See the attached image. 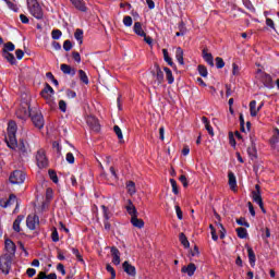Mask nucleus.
I'll return each mask as SVG.
<instances>
[{
	"instance_id": "f257e3e1",
	"label": "nucleus",
	"mask_w": 279,
	"mask_h": 279,
	"mask_svg": "<svg viewBox=\"0 0 279 279\" xmlns=\"http://www.w3.org/2000/svg\"><path fill=\"white\" fill-rule=\"evenodd\" d=\"M16 122L10 121L8 124V135L5 137V143L10 149L17 151L21 158H29L32 155V147L29 143L24 140H16Z\"/></svg>"
},
{
	"instance_id": "f03ea898",
	"label": "nucleus",
	"mask_w": 279,
	"mask_h": 279,
	"mask_svg": "<svg viewBox=\"0 0 279 279\" xmlns=\"http://www.w3.org/2000/svg\"><path fill=\"white\" fill-rule=\"evenodd\" d=\"M27 8L29 14L34 16V19H37L40 21L44 16L43 13V7H40V3H38V0H27Z\"/></svg>"
},
{
	"instance_id": "7ed1b4c3",
	"label": "nucleus",
	"mask_w": 279,
	"mask_h": 279,
	"mask_svg": "<svg viewBox=\"0 0 279 279\" xmlns=\"http://www.w3.org/2000/svg\"><path fill=\"white\" fill-rule=\"evenodd\" d=\"M43 99L46 100V104L50 106V108H53L56 106V100L53 99V95H56V92L53 90V87L51 85L46 84L45 88L40 93Z\"/></svg>"
},
{
	"instance_id": "20e7f679",
	"label": "nucleus",
	"mask_w": 279,
	"mask_h": 279,
	"mask_svg": "<svg viewBox=\"0 0 279 279\" xmlns=\"http://www.w3.org/2000/svg\"><path fill=\"white\" fill-rule=\"evenodd\" d=\"M14 257L12 255H5V254H3L0 257V270L5 276H8V274H10V269H12V259Z\"/></svg>"
},
{
	"instance_id": "39448f33",
	"label": "nucleus",
	"mask_w": 279,
	"mask_h": 279,
	"mask_svg": "<svg viewBox=\"0 0 279 279\" xmlns=\"http://www.w3.org/2000/svg\"><path fill=\"white\" fill-rule=\"evenodd\" d=\"M165 82V73L160 70V66H156L155 71L153 72V86L154 88H158Z\"/></svg>"
},
{
	"instance_id": "423d86ee",
	"label": "nucleus",
	"mask_w": 279,
	"mask_h": 279,
	"mask_svg": "<svg viewBox=\"0 0 279 279\" xmlns=\"http://www.w3.org/2000/svg\"><path fill=\"white\" fill-rule=\"evenodd\" d=\"M25 178H26L25 172L21 170H14L10 174L9 181L11 182V184H23L25 182Z\"/></svg>"
},
{
	"instance_id": "0eeeda50",
	"label": "nucleus",
	"mask_w": 279,
	"mask_h": 279,
	"mask_svg": "<svg viewBox=\"0 0 279 279\" xmlns=\"http://www.w3.org/2000/svg\"><path fill=\"white\" fill-rule=\"evenodd\" d=\"M17 119L22 121H27L29 117H32V110L29 108V102H25L22 107L16 111Z\"/></svg>"
},
{
	"instance_id": "6e6552de",
	"label": "nucleus",
	"mask_w": 279,
	"mask_h": 279,
	"mask_svg": "<svg viewBox=\"0 0 279 279\" xmlns=\"http://www.w3.org/2000/svg\"><path fill=\"white\" fill-rule=\"evenodd\" d=\"M26 226L28 230H36L40 226V218L36 214L28 215L26 218Z\"/></svg>"
},
{
	"instance_id": "1a4fd4ad",
	"label": "nucleus",
	"mask_w": 279,
	"mask_h": 279,
	"mask_svg": "<svg viewBox=\"0 0 279 279\" xmlns=\"http://www.w3.org/2000/svg\"><path fill=\"white\" fill-rule=\"evenodd\" d=\"M4 250H5L4 255L13 256V257L16 256V244H14L12 240L10 239L4 240Z\"/></svg>"
},
{
	"instance_id": "9d476101",
	"label": "nucleus",
	"mask_w": 279,
	"mask_h": 279,
	"mask_svg": "<svg viewBox=\"0 0 279 279\" xmlns=\"http://www.w3.org/2000/svg\"><path fill=\"white\" fill-rule=\"evenodd\" d=\"M258 73H259L260 82L264 84V86L269 89L274 88V78H271V75L260 70L258 71Z\"/></svg>"
},
{
	"instance_id": "9b49d317",
	"label": "nucleus",
	"mask_w": 279,
	"mask_h": 279,
	"mask_svg": "<svg viewBox=\"0 0 279 279\" xmlns=\"http://www.w3.org/2000/svg\"><path fill=\"white\" fill-rule=\"evenodd\" d=\"M36 160H37V167H39V169H45V167H47L48 165L47 155L45 154L44 149H39L37 151Z\"/></svg>"
},
{
	"instance_id": "f8f14e48",
	"label": "nucleus",
	"mask_w": 279,
	"mask_h": 279,
	"mask_svg": "<svg viewBox=\"0 0 279 279\" xmlns=\"http://www.w3.org/2000/svg\"><path fill=\"white\" fill-rule=\"evenodd\" d=\"M31 119L35 128L38 130H43V128H45V118L43 117V113L31 116Z\"/></svg>"
},
{
	"instance_id": "ddd939ff",
	"label": "nucleus",
	"mask_w": 279,
	"mask_h": 279,
	"mask_svg": "<svg viewBox=\"0 0 279 279\" xmlns=\"http://www.w3.org/2000/svg\"><path fill=\"white\" fill-rule=\"evenodd\" d=\"M252 199L255 204H258L259 208H263V196L260 195V185H255V191L252 192Z\"/></svg>"
},
{
	"instance_id": "4468645a",
	"label": "nucleus",
	"mask_w": 279,
	"mask_h": 279,
	"mask_svg": "<svg viewBox=\"0 0 279 279\" xmlns=\"http://www.w3.org/2000/svg\"><path fill=\"white\" fill-rule=\"evenodd\" d=\"M247 154L251 160L258 158V150H256V142L251 137V146L247 148Z\"/></svg>"
},
{
	"instance_id": "2eb2a0df",
	"label": "nucleus",
	"mask_w": 279,
	"mask_h": 279,
	"mask_svg": "<svg viewBox=\"0 0 279 279\" xmlns=\"http://www.w3.org/2000/svg\"><path fill=\"white\" fill-rule=\"evenodd\" d=\"M86 123L92 130H94L95 132H99V121L97 120V118L88 116L86 118Z\"/></svg>"
},
{
	"instance_id": "dca6fc26",
	"label": "nucleus",
	"mask_w": 279,
	"mask_h": 279,
	"mask_svg": "<svg viewBox=\"0 0 279 279\" xmlns=\"http://www.w3.org/2000/svg\"><path fill=\"white\" fill-rule=\"evenodd\" d=\"M182 274H186L190 278L195 276V271H197V266L195 264H189L187 266H183L181 269Z\"/></svg>"
},
{
	"instance_id": "f3484780",
	"label": "nucleus",
	"mask_w": 279,
	"mask_h": 279,
	"mask_svg": "<svg viewBox=\"0 0 279 279\" xmlns=\"http://www.w3.org/2000/svg\"><path fill=\"white\" fill-rule=\"evenodd\" d=\"M111 255L113 265H121V252H119V248L111 247Z\"/></svg>"
},
{
	"instance_id": "a211bd4d",
	"label": "nucleus",
	"mask_w": 279,
	"mask_h": 279,
	"mask_svg": "<svg viewBox=\"0 0 279 279\" xmlns=\"http://www.w3.org/2000/svg\"><path fill=\"white\" fill-rule=\"evenodd\" d=\"M125 274H128V276H136V267L132 266V264L124 262L122 265Z\"/></svg>"
},
{
	"instance_id": "6ab92c4d",
	"label": "nucleus",
	"mask_w": 279,
	"mask_h": 279,
	"mask_svg": "<svg viewBox=\"0 0 279 279\" xmlns=\"http://www.w3.org/2000/svg\"><path fill=\"white\" fill-rule=\"evenodd\" d=\"M131 223L134 228H138L140 230L145 228V221H143V219H138V215L131 217Z\"/></svg>"
},
{
	"instance_id": "aec40b11",
	"label": "nucleus",
	"mask_w": 279,
	"mask_h": 279,
	"mask_svg": "<svg viewBox=\"0 0 279 279\" xmlns=\"http://www.w3.org/2000/svg\"><path fill=\"white\" fill-rule=\"evenodd\" d=\"M125 208H126V213H129L131 217H135L136 215H138V211L136 210V206H134V203H132L131 199L128 201V205L125 206Z\"/></svg>"
},
{
	"instance_id": "412c9836",
	"label": "nucleus",
	"mask_w": 279,
	"mask_h": 279,
	"mask_svg": "<svg viewBox=\"0 0 279 279\" xmlns=\"http://www.w3.org/2000/svg\"><path fill=\"white\" fill-rule=\"evenodd\" d=\"M247 254H248V263L251 265V267H255L256 265V254L254 253V250L252 248V246H247Z\"/></svg>"
},
{
	"instance_id": "4be33fe9",
	"label": "nucleus",
	"mask_w": 279,
	"mask_h": 279,
	"mask_svg": "<svg viewBox=\"0 0 279 279\" xmlns=\"http://www.w3.org/2000/svg\"><path fill=\"white\" fill-rule=\"evenodd\" d=\"M228 178L231 191H233V193H236V175H234L233 172H229Z\"/></svg>"
},
{
	"instance_id": "5701e85b",
	"label": "nucleus",
	"mask_w": 279,
	"mask_h": 279,
	"mask_svg": "<svg viewBox=\"0 0 279 279\" xmlns=\"http://www.w3.org/2000/svg\"><path fill=\"white\" fill-rule=\"evenodd\" d=\"M133 32L137 36H141L142 38L145 37V31H143V24L141 22H135L133 26Z\"/></svg>"
},
{
	"instance_id": "b1692460",
	"label": "nucleus",
	"mask_w": 279,
	"mask_h": 279,
	"mask_svg": "<svg viewBox=\"0 0 279 279\" xmlns=\"http://www.w3.org/2000/svg\"><path fill=\"white\" fill-rule=\"evenodd\" d=\"M61 71L64 75H71L72 77L75 76L76 73L75 69L69 64H61Z\"/></svg>"
},
{
	"instance_id": "393cba45",
	"label": "nucleus",
	"mask_w": 279,
	"mask_h": 279,
	"mask_svg": "<svg viewBox=\"0 0 279 279\" xmlns=\"http://www.w3.org/2000/svg\"><path fill=\"white\" fill-rule=\"evenodd\" d=\"M72 5L76 8V10H80L81 12H86V3L84 0H71Z\"/></svg>"
},
{
	"instance_id": "a878e982",
	"label": "nucleus",
	"mask_w": 279,
	"mask_h": 279,
	"mask_svg": "<svg viewBox=\"0 0 279 279\" xmlns=\"http://www.w3.org/2000/svg\"><path fill=\"white\" fill-rule=\"evenodd\" d=\"M23 219H25V216L20 215L17 216V218L14 220L13 222V230L15 232H21V222L23 221Z\"/></svg>"
},
{
	"instance_id": "bb28decb",
	"label": "nucleus",
	"mask_w": 279,
	"mask_h": 279,
	"mask_svg": "<svg viewBox=\"0 0 279 279\" xmlns=\"http://www.w3.org/2000/svg\"><path fill=\"white\" fill-rule=\"evenodd\" d=\"M126 191L129 195H136V183L134 181L126 182Z\"/></svg>"
},
{
	"instance_id": "cd10ccee",
	"label": "nucleus",
	"mask_w": 279,
	"mask_h": 279,
	"mask_svg": "<svg viewBox=\"0 0 279 279\" xmlns=\"http://www.w3.org/2000/svg\"><path fill=\"white\" fill-rule=\"evenodd\" d=\"M203 58H204L205 62H207V64H209V66H215V60H214L211 53H208V52H206V50H204Z\"/></svg>"
},
{
	"instance_id": "c85d7f7f",
	"label": "nucleus",
	"mask_w": 279,
	"mask_h": 279,
	"mask_svg": "<svg viewBox=\"0 0 279 279\" xmlns=\"http://www.w3.org/2000/svg\"><path fill=\"white\" fill-rule=\"evenodd\" d=\"M202 122L204 123L205 129L207 130L208 134L210 136H215V131H213V126H210V122L208 121V118L203 117Z\"/></svg>"
},
{
	"instance_id": "c756f323",
	"label": "nucleus",
	"mask_w": 279,
	"mask_h": 279,
	"mask_svg": "<svg viewBox=\"0 0 279 279\" xmlns=\"http://www.w3.org/2000/svg\"><path fill=\"white\" fill-rule=\"evenodd\" d=\"M279 143V129H275V134L270 138V145L272 149H276V145Z\"/></svg>"
},
{
	"instance_id": "7c9ffc66",
	"label": "nucleus",
	"mask_w": 279,
	"mask_h": 279,
	"mask_svg": "<svg viewBox=\"0 0 279 279\" xmlns=\"http://www.w3.org/2000/svg\"><path fill=\"white\" fill-rule=\"evenodd\" d=\"M179 240L183 247H185V250H189L191 247V243L189 242V239L184 233H180Z\"/></svg>"
},
{
	"instance_id": "2f4dec72",
	"label": "nucleus",
	"mask_w": 279,
	"mask_h": 279,
	"mask_svg": "<svg viewBox=\"0 0 279 279\" xmlns=\"http://www.w3.org/2000/svg\"><path fill=\"white\" fill-rule=\"evenodd\" d=\"M175 59L178 60L179 64H184V51L180 47L177 48Z\"/></svg>"
},
{
	"instance_id": "473e14b6",
	"label": "nucleus",
	"mask_w": 279,
	"mask_h": 279,
	"mask_svg": "<svg viewBox=\"0 0 279 279\" xmlns=\"http://www.w3.org/2000/svg\"><path fill=\"white\" fill-rule=\"evenodd\" d=\"M163 71L166 73V80H168V84H173L175 82V78L173 77V72L169 68H163Z\"/></svg>"
},
{
	"instance_id": "72a5a7b5",
	"label": "nucleus",
	"mask_w": 279,
	"mask_h": 279,
	"mask_svg": "<svg viewBox=\"0 0 279 279\" xmlns=\"http://www.w3.org/2000/svg\"><path fill=\"white\" fill-rule=\"evenodd\" d=\"M251 117H256L258 114V107H256V100L250 102Z\"/></svg>"
},
{
	"instance_id": "f704fd0d",
	"label": "nucleus",
	"mask_w": 279,
	"mask_h": 279,
	"mask_svg": "<svg viewBox=\"0 0 279 279\" xmlns=\"http://www.w3.org/2000/svg\"><path fill=\"white\" fill-rule=\"evenodd\" d=\"M74 38H75V40H77V43H78L80 45H82L83 39H84V31L77 28V29L75 31V33H74Z\"/></svg>"
},
{
	"instance_id": "c9c22d12",
	"label": "nucleus",
	"mask_w": 279,
	"mask_h": 279,
	"mask_svg": "<svg viewBox=\"0 0 279 279\" xmlns=\"http://www.w3.org/2000/svg\"><path fill=\"white\" fill-rule=\"evenodd\" d=\"M78 77H80L81 82H83V84L88 85L90 82L88 80V75H86V72H84V70H78Z\"/></svg>"
},
{
	"instance_id": "e433bc0d",
	"label": "nucleus",
	"mask_w": 279,
	"mask_h": 279,
	"mask_svg": "<svg viewBox=\"0 0 279 279\" xmlns=\"http://www.w3.org/2000/svg\"><path fill=\"white\" fill-rule=\"evenodd\" d=\"M14 49H16V46H14V44H12L11 41H8L7 44H4L2 53H10V51H14Z\"/></svg>"
},
{
	"instance_id": "4c0bfd02",
	"label": "nucleus",
	"mask_w": 279,
	"mask_h": 279,
	"mask_svg": "<svg viewBox=\"0 0 279 279\" xmlns=\"http://www.w3.org/2000/svg\"><path fill=\"white\" fill-rule=\"evenodd\" d=\"M3 58L10 62V64H16V58H14V54L10 52L2 53Z\"/></svg>"
},
{
	"instance_id": "58836bf2",
	"label": "nucleus",
	"mask_w": 279,
	"mask_h": 279,
	"mask_svg": "<svg viewBox=\"0 0 279 279\" xmlns=\"http://www.w3.org/2000/svg\"><path fill=\"white\" fill-rule=\"evenodd\" d=\"M101 209H102V215H104V221H110V217L112 216L110 214V210L108 209V207H106V205H101Z\"/></svg>"
},
{
	"instance_id": "ea45409f",
	"label": "nucleus",
	"mask_w": 279,
	"mask_h": 279,
	"mask_svg": "<svg viewBox=\"0 0 279 279\" xmlns=\"http://www.w3.org/2000/svg\"><path fill=\"white\" fill-rule=\"evenodd\" d=\"M162 53H163L165 62H167L169 66H174V63L171 60V57H169V52L167 51V49H162Z\"/></svg>"
},
{
	"instance_id": "a19ab883",
	"label": "nucleus",
	"mask_w": 279,
	"mask_h": 279,
	"mask_svg": "<svg viewBox=\"0 0 279 279\" xmlns=\"http://www.w3.org/2000/svg\"><path fill=\"white\" fill-rule=\"evenodd\" d=\"M239 239H247V229L245 228H238L236 229Z\"/></svg>"
},
{
	"instance_id": "79ce46f5",
	"label": "nucleus",
	"mask_w": 279,
	"mask_h": 279,
	"mask_svg": "<svg viewBox=\"0 0 279 279\" xmlns=\"http://www.w3.org/2000/svg\"><path fill=\"white\" fill-rule=\"evenodd\" d=\"M242 2L246 10H250V12H256V9L254 8V4H252V1L242 0Z\"/></svg>"
},
{
	"instance_id": "37998d69",
	"label": "nucleus",
	"mask_w": 279,
	"mask_h": 279,
	"mask_svg": "<svg viewBox=\"0 0 279 279\" xmlns=\"http://www.w3.org/2000/svg\"><path fill=\"white\" fill-rule=\"evenodd\" d=\"M13 204H19V201L16 199V195L11 194L9 196V199H7V207L12 206Z\"/></svg>"
},
{
	"instance_id": "c03bdc74",
	"label": "nucleus",
	"mask_w": 279,
	"mask_h": 279,
	"mask_svg": "<svg viewBox=\"0 0 279 279\" xmlns=\"http://www.w3.org/2000/svg\"><path fill=\"white\" fill-rule=\"evenodd\" d=\"M52 40H60L62 38V31L60 29H53L51 33Z\"/></svg>"
},
{
	"instance_id": "a18cd8bd",
	"label": "nucleus",
	"mask_w": 279,
	"mask_h": 279,
	"mask_svg": "<svg viewBox=\"0 0 279 279\" xmlns=\"http://www.w3.org/2000/svg\"><path fill=\"white\" fill-rule=\"evenodd\" d=\"M4 3H7L9 10H12V12H19V7H16V4H14L12 1L10 0H3Z\"/></svg>"
},
{
	"instance_id": "49530a36",
	"label": "nucleus",
	"mask_w": 279,
	"mask_h": 279,
	"mask_svg": "<svg viewBox=\"0 0 279 279\" xmlns=\"http://www.w3.org/2000/svg\"><path fill=\"white\" fill-rule=\"evenodd\" d=\"M180 32L175 33V36H184L186 34V27H184V22H181L179 25Z\"/></svg>"
},
{
	"instance_id": "de8ad7c7",
	"label": "nucleus",
	"mask_w": 279,
	"mask_h": 279,
	"mask_svg": "<svg viewBox=\"0 0 279 279\" xmlns=\"http://www.w3.org/2000/svg\"><path fill=\"white\" fill-rule=\"evenodd\" d=\"M198 73L201 77H208V70L204 65H198Z\"/></svg>"
},
{
	"instance_id": "09e8293b",
	"label": "nucleus",
	"mask_w": 279,
	"mask_h": 279,
	"mask_svg": "<svg viewBox=\"0 0 279 279\" xmlns=\"http://www.w3.org/2000/svg\"><path fill=\"white\" fill-rule=\"evenodd\" d=\"M170 184L172 186V193H174V195H178L180 191L178 190V182H175V179H170Z\"/></svg>"
},
{
	"instance_id": "8fccbe9b",
	"label": "nucleus",
	"mask_w": 279,
	"mask_h": 279,
	"mask_svg": "<svg viewBox=\"0 0 279 279\" xmlns=\"http://www.w3.org/2000/svg\"><path fill=\"white\" fill-rule=\"evenodd\" d=\"M216 66L217 69H223L226 66V62L221 57L216 58Z\"/></svg>"
},
{
	"instance_id": "3c124183",
	"label": "nucleus",
	"mask_w": 279,
	"mask_h": 279,
	"mask_svg": "<svg viewBox=\"0 0 279 279\" xmlns=\"http://www.w3.org/2000/svg\"><path fill=\"white\" fill-rule=\"evenodd\" d=\"M48 173H49L50 180H52L54 184H58V174L56 173V171L49 170Z\"/></svg>"
},
{
	"instance_id": "603ef678",
	"label": "nucleus",
	"mask_w": 279,
	"mask_h": 279,
	"mask_svg": "<svg viewBox=\"0 0 279 279\" xmlns=\"http://www.w3.org/2000/svg\"><path fill=\"white\" fill-rule=\"evenodd\" d=\"M132 23H133L132 16L130 15L124 16L123 25H125V27H132Z\"/></svg>"
},
{
	"instance_id": "864d4df0",
	"label": "nucleus",
	"mask_w": 279,
	"mask_h": 279,
	"mask_svg": "<svg viewBox=\"0 0 279 279\" xmlns=\"http://www.w3.org/2000/svg\"><path fill=\"white\" fill-rule=\"evenodd\" d=\"M113 132H116L119 141H123V132L121 131V128H119V125H116L113 128Z\"/></svg>"
},
{
	"instance_id": "5fc2aeb1",
	"label": "nucleus",
	"mask_w": 279,
	"mask_h": 279,
	"mask_svg": "<svg viewBox=\"0 0 279 279\" xmlns=\"http://www.w3.org/2000/svg\"><path fill=\"white\" fill-rule=\"evenodd\" d=\"M65 160H66V162H69V165H74L75 156H73V153H68L65 156Z\"/></svg>"
},
{
	"instance_id": "6e6d98bb",
	"label": "nucleus",
	"mask_w": 279,
	"mask_h": 279,
	"mask_svg": "<svg viewBox=\"0 0 279 279\" xmlns=\"http://www.w3.org/2000/svg\"><path fill=\"white\" fill-rule=\"evenodd\" d=\"M72 254L80 260V263H84V258H82V254H80V250L77 248H72Z\"/></svg>"
},
{
	"instance_id": "4d7b16f0",
	"label": "nucleus",
	"mask_w": 279,
	"mask_h": 279,
	"mask_svg": "<svg viewBox=\"0 0 279 279\" xmlns=\"http://www.w3.org/2000/svg\"><path fill=\"white\" fill-rule=\"evenodd\" d=\"M238 226H244V228H250V222L245 218H240L236 220Z\"/></svg>"
},
{
	"instance_id": "13d9d810",
	"label": "nucleus",
	"mask_w": 279,
	"mask_h": 279,
	"mask_svg": "<svg viewBox=\"0 0 279 279\" xmlns=\"http://www.w3.org/2000/svg\"><path fill=\"white\" fill-rule=\"evenodd\" d=\"M65 95H66L68 99H75L77 97V93H75L71 89H66Z\"/></svg>"
},
{
	"instance_id": "bf43d9fd",
	"label": "nucleus",
	"mask_w": 279,
	"mask_h": 279,
	"mask_svg": "<svg viewBox=\"0 0 279 279\" xmlns=\"http://www.w3.org/2000/svg\"><path fill=\"white\" fill-rule=\"evenodd\" d=\"M63 49L64 51H71V49H73V44H71V40H65L63 43Z\"/></svg>"
},
{
	"instance_id": "052dcab7",
	"label": "nucleus",
	"mask_w": 279,
	"mask_h": 279,
	"mask_svg": "<svg viewBox=\"0 0 279 279\" xmlns=\"http://www.w3.org/2000/svg\"><path fill=\"white\" fill-rule=\"evenodd\" d=\"M108 274H111L112 278H117V271H114V268L108 264L107 267H106Z\"/></svg>"
},
{
	"instance_id": "680f3d73",
	"label": "nucleus",
	"mask_w": 279,
	"mask_h": 279,
	"mask_svg": "<svg viewBox=\"0 0 279 279\" xmlns=\"http://www.w3.org/2000/svg\"><path fill=\"white\" fill-rule=\"evenodd\" d=\"M59 110L61 112H66V101H64V100L59 101Z\"/></svg>"
},
{
	"instance_id": "e2e57ef3",
	"label": "nucleus",
	"mask_w": 279,
	"mask_h": 279,
	"mask_svg": "<svg viewBox=\"0 0 279 279\" xmlns=\"http://www.w3.org/2000/svg\"><path fill=\"white\" fill-rule=\"evenodd\" d=\"M241 73V69L238 66L236 63L232 64V75H239Z\"/></svg>"
},
{
	"instance_id": "0e129e2a",
	"label": "nucleus",
	"mask_w": 279,
	"mask_h": 279,
	"mask_svg": "<svg viewBox=\"0 0 279 279\" xmlns=\"http://www.w3.org/2000/svg\"><path fill=\"white\" fill-rule=\"evenodd\" d=\"M51 239H52L53 243H58V241H60V236L58 235V230L54 229L52 231Z\"/></svg>"
},
{
	"instance_id": "69168bd1",
	"label": "nucleus",
	"mask_w": 279,
	"mask_h": 279,
	"mask_svg": "<svg viewBox=\"0 0 279 279\" xmlns=\"http://www.w3.org/2000/svg\"><path fill=\"white\" fill-rule=\"evenodd\" d=\"M57 270H59L62 276H66V269H64L63 264H58Z\"/></svg>"
},
{
	"instance_id": "338daca9",
	"label": "nucleus",
	"mask_w": 279,
	"mask_h": 279,
	"mask_svg": "<svg viewBox=\"0 0 279 279\" xmlns=\"http://www.w3.org/2000/svg\"><path fill=\"white\" fill-rule=\"evenodd\" d=\"M72 57H73V60L77 62V64L82 62V57L80 56V52H72Z\"/></svg>"
},
{
	"instance_id": "774afa93",
	"label": "nucleus",
	"mask_w": 279,
	"mask_h": 279,
	"mask_svg": "<svg viewBox=\"0 0 279 279\" xmlns=\"http://www.w3.org/2000/svg\"><path fill=\"white\" fill-rule=\"evenodd\" d=\"M174 208H175V213H177L178 219H180V221H182V219H183V217H182V209L178 205H175Z\"/></svg>"
}]
</instances>
